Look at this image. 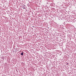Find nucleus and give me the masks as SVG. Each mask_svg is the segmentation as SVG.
<instances>
[{"mask_svg":"<svg viewBox=\"0 0 76 76\" xmlns=\"http://www.w3.org/2000/svg\"><path fill=\"white\" fill-rule=\"evenodd\" d=\"M21 56H23V52L21 53Z\"/></svg>","mask_w":76,"mask_h":76,"instance_id":"1","label":"nucleus"}]
</instances>
